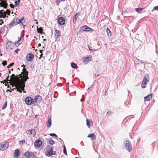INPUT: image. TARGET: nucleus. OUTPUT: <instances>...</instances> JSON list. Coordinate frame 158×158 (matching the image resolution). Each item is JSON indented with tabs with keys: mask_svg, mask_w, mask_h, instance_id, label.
Wrapping results in <instances>:
<instances>
[{
	"mask_svg": "<svg viewBox=\"0 0 158 158\" xmlns=\"http://www.w3.org/2000/svg\"><path fill=\"white\" fill-rule=\"evenodd\" d=\"M24 81V83H22L20 81H16L14 84V86L16 88L17 91L20 93L22 92V90H23L24 89L25 87V82L24 80L22 79Z\"/></svg>",
	"mask_w": 158,
	"mask_h": 158,
	"instance_id": "f257e3e1",
	"label": "nucleus"
},
{
	"mask_svg": "<svg viewBox=\"0 0 158 158\" xmlns=\"http://www.w3.org/2000/svg\"><path fill=\"white\" fill-rule=\"evenodd\" d=\"M24 81V83H22L20 81H16L14 84V86L16 88L17 91L20 93L22 92V90H23L24 89L25 87V82L24 80L22 79Z\"/></svg>",
	"mask_w": 158,
	"mask_h": 158,
	"instance_id": "f03ea898",
	"label": "nucleus"
},
{
	"mask_svg": "<svg viewBox=\"0 0 158 158\" xmlns=\"http://www.w3.org/2000/svg\"><path fill=\"white\" fill-rule=\"evenodd\" d=\"M26 66V65L24 64L21 66L22 67H23L24 68L23 69V72L19 75L20 78L22 79H23L25 81H26L29 79L28 77V72L27 70L25 68Z\"/></svg>",
	"mask_w": 158,
	"mask_h": 158,
	"instance_id": "7ed1b4c3",
	"label": "nucleus"
},
{
	"mask_svg": "<svg viewBox=\"0 0 158 158\" xmlns=\"http://www.w3.org/2000/svg\"><path fill=\"white\" fill-rule=\"evenodd\" d=\"M11 79L12 80V81L15 83V82L17 81L18 79L19 80V79L17 77V76H15L14 74H12L10 78L9 75H8L6 78V80L5 81H6L7 82L10 81Z\"/></svg>",
	"mask_w": 158,
	"mask_h": 158,
	"instance_id": "20e7f679",
	"label": "nucleus"
},
{
	"mask_svg": "<svg viewBox=\"0 0 158 158\" xmlns=\"http://www.w3.org/2000/svg\"><path fill=\"white\" fill-rule=\"evenodd\" d=\"M149 77L148 74H146L144 76L141 84V87L142 88H144L146 87L145 85L147 84V82H149Z\"/></svg>",
	"mask_w": 158,
	"mask_h": 158,
	"instance_id": "39448f33",
	"label": "nucleus"
},
{
	"mask_svg": "<svg viewBox=\"0 0 158 158\" xmlns=\"http://www.w3.org/2000/svg\"><path fill=\"white\" fill-rule=\"evenodd\" d=\"M125 144L127 149L129 152H130L132 149V146L130 141L128 140H126L125 141Z\"/></svg>",
	"mask_w": 158,
	"mask_h": 158,
	"instance_id": "423d86ee",
	"label": "nucleus"
},
{
	"mask_svg": "<svg viewBox=\"0 0 158 158\" xmlns=\"http://www.w3.org/2000/svg\"><path fill=\"white\" fill-rule=\"evenodd\" d=\"M24 156L27 158H34L36 157L33 152L29 151L26 152Z\"/></svg>",
	"mask_w": 158,
	"mask_h": 158,
	"instance_id": "0eeeda50",
	"label": "nucleus"
},
{
	"mask_svg": "<svg viewBox=\"0 0 158 158\" xmlns=\"http://www.w3.org/2000/svg\"><path fill=\"white\" fill-rule=\"evenodd\" d=\"M41 96H39L33 99V105H36L40 103L41 100Z\"/></svg>",
	"mask_w": 158,
	"mask_h": 158,
	"instance_id": "6e6552de",
	"label": "nucleus"
},
{
	"mask_svg": "<svg viewBox=\"0 0 158 158\" xmlns=\"http://www.w3.org/2000/svg\"><path fill=\"white\" fill-rule=\"evenodd\" d=\"M80 31H92L94 30L86 25H84L80 28Z\"/></svg>",
	"mask_w": 158,
	"mask_h": 158,
	"instance_id": "1a4fd4ad",
	"label": "nucleus"
},
{
	"mask_svg": "<svg viewBox=\"0 0 158 158\" xmlns=\"http://www.w3.org/2000/svg\"><path fill=\"white\" fill-rule=\"evenodd\" d=\"M49 151L46 154V156H50L52 155H55L56 152L55 151H53V147H51L48 148Z\"/></svg>",
	"mask_w": 158,
	"mask_h": 158,
	"instance_id": "9d476101",
	"label": "nucleus"
},
{
	"mask_svg": "<svg viewBox=\"0 0 158 158\" xmlns=\"http://www.w3.org/2000/svg\"><path fill=\"white\" fill-rule=\"evenodd\" d=\"M9 143L6 142L3 144H0V150H6L8 147Z\"/></svg>",
	"mask_w": 158,
	"mask_h": 158,
	"instance_id": "9b49d317",
	"label": "nucleus"
},
{
	"mask_svg": "<svg viewBox=\"0 0 158 158\" xmlns=\"http://www.w3.org/2000/svg\"><path fill=\"white\" fill-rule=\"evenodd\" d=\"M13 43L11 41H8L6 44V49L10 51L12 49L13 45Z\"/></svg>",
	"mask_w": 158,
	"mask_h": 158,
	"instance_id": "f8f14e48",
	"label": "nucleus"
},
{
	"mask_svg": "<svg viewBox=\"0 0 158 158\" xmlns=\"http://www.w3.org/2000/svg\"><path fill=\"white\" fill-rule=\"evenodd\" d=\"M25 102L27 105H33V99L30 97H27L25 99Z\"/></svg>",
	"mask_w": 158,
	"mask_h": 158,
	"instance_id": "ddd939ff",
	"label": "nucleus"
},
{
	"mask_svg": "<svg viewBox=\"0 0 158 158\" xmlns=\"http://www.w3.org/2000/svg\"><path fill=\"white\" fill-rule=\"evenodd\" d=\"M65 20L63 17H60L58 19V22L59 24L63 25L65 23Z\"/></svg>",
	"mask_w": 158,
	"mask_h": 158,
	"instance_id": "4468645a",
	"label": "nucleus"
},
{
	"mask_svg": "<svg viewBox=\"0 0 158 158\" xmlns=\"http://www.w3.org/2000/svg\"><path fill=\"white\" fill-rule=\"evenodd\" d=\"M27 59L28 61H32L34 58V56L32 53L27 54L26 56Z\"/></svg>",
	"mask_w": 158,
	"mask_h": 158,
	"instance_id": "2eb2a0df",
	"label": "nucleus"
},
{
	"mask_svg": "<svg viewBox=\"0 0 158 158\" xmlns=\"http://www.w3.org/2000/svg\"><path fill=\"white\" fill-rule=\"evenodd\" d=\"M17 24L15 23V20H13L11 23H10L8 26L7 27V31L6 32H8L9 30L11 28V27H13L14 25H16Z\"/></svg>",
	"mask_w": 158,
	"mask_h": 158,
	"instance_id": "dca6fc26",
	"label": "nucleus"
},
{
	"mask_svg": "<svg viewBox=\"0 0 158 158\" xmlns=\"http://www.w3.org/2000/svg\"><path fill=\"white\" fill-rule=\"evenodd\" d=\"M0 1L2 4L1 7H3L4 8H6L8 6V4L6 2V0H2Z\"/></svg>",
	"mask_w": 158,
	"mask_h": 158,
	"instance_id": "f3484780",
	"label": "nucleus"
},
{
	"mask_svg": "<svg viewBox=\"0 0 158 158\" xmlns=\"http://www.w3.org/2000/svg\"><path fill=\"white\" fill-rule=\"evenodd\" d=\"M42 144V141L40 139H37L35 142L34 145L37 147H40Z\"/></svg>",
	"mask_w": 158,
	"mask_h": 158,
	"instance_id": "a211bd4d",
	"label": "nucleus"
},
{
	"mask_svg": "<svg viewBox=\"0 0 158 158\" xmlns=\"http://www.w3.org/2000/svg\"><path fill=\"white\" fill-rule=\"evenodd\" d=\"M20 154V151L19 149H16L14 153V156L16 158H18Z\"/></svg>",
	"mask_w": 158,
	"mask_h": 158,
	"instance_id": "6ab92c4d",
	"label": "nucleus"
},
{
	"mask_svg": "<svg viewBox=\"0 0 158 158\" xmlns=\"http://www.w3.org/2000/svg\"><path fill=\"white\" fill-rule=\"evenodd\" d=\"M6 18L5 15V10H0V18L4 19Z\"/></svg>",
	"mask_w": 158,
	"mask_h": 158,
	"instance_id": "aec40b11",
	"label": "nucleus"
},
{
	"mask_svg": "<svg viewBox=\"0 0 158 158\" xmlns=\"http://www.w3.org/2000/svg\"><path fill=\"white\" fill-rule=\"evenodd\" d=\"M55 36L56 37V40H57V39L59 38V36L60 35V33L59 31L56 30H55Z\"/></svg>",
	"mask_w": 158,
	"mask_h": 158,
	"instance_id": "412c9836",
	"label": "nucleus"
},
{
	"mask_svg": "<svg viewBox=\"0 0 158 158\" xmlns=\"http://www.w3.org/2000/svg\"><path fill=\"white\" fill-rule=\"evenodd\" d=\"M91 57H86L84 58L83 60V62L85 64H86L91 60Z\"/></svg>",
	"mask_w": 158,
	"mask_h": 158,
	"instance_id": "4be33fe9",
	"label": "nucleus"
},
{
	"mask_svg": "<svg viewBox=\"0 0 158 158\" xmlns=\"http://www.w3.org/2000/svg\"><path fill=\"white\" fill-rule=\"evenodd\" d=\"M88 138H91L92 140H95L96 139V136L94 133L92 134H89L87 136Z\"/></svg>",
	"mask_w": 158,
	"mask_h": 158,
	"instance_id": "5701e85b",
	"label": "nucleus"
},
{
	"mask_svg": "<svg viewBox=\"0 0 158 158\" xmlns=\"http://www.w3.org/2000/svg\"><path fill=\"white\" fill-rule=\"evenodd\" d=\"M86 125L88 127L90 128V127L92 126V121H89L88 119H87Z\"/></svg>",
	"mask_w": 158,
	"mask_h": 158,
	"instance_id": "b1692460",
	"label": "nucleus"
},
{
	"mask_svg": "<svg viewBox=\"0 0 158 158\" xmlns=\"http://www.w3.org/2000/svg\"><path fill=\"white\" fill-rule=\"evenodd\" d=\"M43 28L41 27H40L39 28H37V31L38 33L41 34V35L43 34L45 35V33L44 32H43Z\"/></svg>",
	"mask_w": 158,
	"mask_h": 158,
	"instance_id": "393cba45",
	"label": "nucleus"
},
{
	"mask_svg": "<svg viewBox=\"0 0 158 158\" xmlns=\"http://www.w3.org/2000/svg\"><path fill=\"white\" fill-rule=\"evenodd\" d=\"M152 94H151L150 95H148L146 97H145L144 98L145 99V100L146 101H148L150 100V99L152 98Z\"/></svg>",
	"mask_w": 158,
	"mask_h": 158,
	"instance_id": "a878e982",
	"label": "nucleus"
},
{
	"mask_svg": "<svg viewBox=\"0 0 158 158\" xmlns=\"http://www.w3.org/2000/svg\"><path fill=\"white\" fill-rule=\"evenodd\" d=\"M52 125V121L50 118H48V121L47 122V126L48 127H51Z\"/></svg>",
	"mask_w": 158,
	"mask_h": 158,
	"instance_id": "bb28decb",
	"label": "nucleus"
},
{
	"mask_svg": "<svg viewBox=\"0 0 158 158\" xmlns=\"http://www.w3.org/2000/svg\"><path fill=\"white\" fill-rule=\"evenodd\" d=\"M26 131L27 134H28L29 135H32V132H35V130L34 129H30L29 130H27Z\"/></svg>",
	"mask_w": 158,
	"mask_h": 158,
	"instance_id": "cd10ccee",
	"label": "nucleus"
},
{
	"mask_svg": "<svg viewBox=\"0 0 158 158\" xmlns=\"http://www.w3.org/2000/svg\"><path fill=\"white\" fill-rule=\"evenodd\" d=\"M71 67L75 69H77L78 68V67L77 64L74 63L72 62L71 64Z\"/></svg>",
	"mask_w": 158,
	"mask_h": 158,
	"instance_id": "c85d7f7f",
	"label": "nucleus"
},
{
	"mask_svg": "<svg viewBox=\"0 0 158 158\" xmlns=\"http://www.w3.org/2000/svg\"><path fill=\"white\" fill-rule=\"evenodd\" d=\"M77 14V13L73 17V22L75 23L77 21L76 16Z\"/></svg>",
	"mask_w": 158,
	"mask_h": 158,
	"instance_id": "c756f323",
	"label": "nucleus"
},
{
	"mask_svg": "<svg viewBox=\"0 0 158 158\" xmlns=\"http://www.w3.org/2000/svg\"><path fill=\"white\" fill-rule=\"evenodd\" d=\"M128 13L126 11H124L122 12V15L124 17H127Z\"/></svg>",
	"mask_w": 158,
	"mask_h": 158,
	"instance_id": "7c9ffc66",
	"label": "nucleus"
},
{
	"mask_svg": "<svg viewBox=\"0 0 158 158\" xmlns=\"http://www.w3.org/2000/svg\"><path fill=\"white\" fill-rule=\"evenodd\" d=\"M20 1V0H17V1L15 2V7L19 5Z\"/></svg>",
	"mask_w": 158,
	"mask_h": 158,
	"instance_id": "2f4dec72",
	"label": "nucleus"
},
{
	"mask_svg": "<svg viewBox=\"0 0 158 158\" xmlns=\"http://www.w3.org/2000/svg\"><path fill=\"white\" fill-rule=\"evenodd\" d=\"M16 22L17 23V24L20 23L22 21H21V20L20 19H19V18H16Z\"/></svg>",
	"mask_w": 158,
	"mask_h": 158,
	"instance_id": "473e14b6",
	"label": "nucleus"
},
{
	"mask_svg": "<svg viewBox=\"0 0 158 158\" xmlns=\"http://www.w3.org/2000/svg\"><path fill=\"white\" fill-rule=\"evenodd\" d=\"M106 32L108 35H110V36L111 35V34H110L111 33V31L108 28H107Z\"/></svg>",
	"mask_w": 158,
	"mask_h": 158,
	"instance_id": "72a5a7b5",
	"label": "nucleus"
},
{
	"mask_svg": "<svg viewBox=\"0 0 158 158\" xmlns=\"http://www.w3.org/2000/svg\"><path fill=\"white\" fill-rule=\"evenodd\" d=\"M63 147V152L66 155H67V151L65 146L64 145Z\"/></svg>",
	"mask_w": 158,
	"mask_h": 158,
	"instance_id": "f704fd0d",
	"label": "nucleus"
},
{
	"mask_svg": "<svg viewBox=\"0 0 158 158\" xmlns=\"http://www.w3.org/2000/svg\"><path fill=\"white\" fill-rule=\"evenodd\" d=\"M5 12L6 13V14H7L9 15H10V11L9 9H7Z\"/></svg>",
	"mask_w": 158,
	"mask_h": 158,
	"instance_id": "c9c22d12",
	"label": "nucleus"
},
{
	"mask_svg": "<svg viewBox=\"0 0 158 158\" xmlns=\"http://www.w3.org/2000/svg\"><path fill=\"white\" fill-rule=\"evenodd\" d=\"M54 142L55 141L52 139H50L49 142V143L52 145L54 144Z\"/></svg>",
	"mask_w": 158,
	"mask_h": 158,
	"instance_id": "e433bc0d",
	"label": "nucleus"
},
{
	"mask_svg": "<svg viewBox=\"0 0 158 158\" xmlns=\"http://www.w3.org/2000/svg\"><path fill=\"white\" fill-rule=\"evenodd\" d=\"M143 9V8H136L135 9V10L137 12H139L140 11H141Z\"/></svg>",
	"mask_w": 158,
	"mask_h": 158,
	"instance_id": "4c0bfd02",
	"label": "nucleus"
},
{
	"mask_svg": "<svg viewBox=\"0 0 158 158\" xmlns=\"http://www.w3.org/2000/svg\"><path fill=\"white\" fill-rule=\"evenodd\" d=\"M7 105V102L6 101L4 104L3 106L2 107V109L4 110L6 107Z\"/></svg>",
	"mask_w": 158,
	"mask_h": 158,
	"instance_id": "58836bf2",
	"label": "nucleus"
},
{
	"mask_svg": "<svg viewBox=\"0 0 158 158\" xmlns=\"http://www.w3.org/2000/svg\"><path fill=\"white\" fill-rule=\"evenodd\" d=\"M7 61L6 60L3 61L2 63V64L4 66H5L7 64Z\"/></svg>",
	"mask_w": 158,
	"mask_h": 158,
	"instance_id": "ea45409f",
	"label": "nucleus"
},
{
	"mask_svg": "<svg viewBox=\"0 0 158 158\" xmlns=\"http://www.w3.org/2000/svg\"><path fill=\"white\" fill-rule=\"evenodd\" d=\"M23 41L21 42V43H19V42H18V41H17V42H16L15 43V45L16 46V47H17L18 46H19V45L20 44H21L22 43V42Z\"/></svg>",
	"mask_w": 158,
	"mask_h": 158,
	"instance_id": "a19ab883",
	"label": "nucleus"
},
{
	"mask_svg": "<svg viewBox=\"0 0 158 158\" xmlns=\"http://www.w3.org/2000/svg\"><path fill=\"white\" fill-rule=\"evenodd\" d=\"M25 143V140L24 139H23L21 141H19V144H21L24 143Z\"/></svg>",
	"mask_w": 158,
	"mask_h": 158,
	"instance_id": "79ce46f5",
	"label": "nucleus"
},
{
	"mask_svg": "<svg viewBox=\"0 0 158 158\" xmlns=\"http://www.w3.org/2000/svg\"><path fill=\"white\" fill-rule=\"evenodd\" d=\"M20 24V25H22L23 27V28H24L26 26V24H24V23H23V22L22 21L20 23H19Z\"/></svg>",
	"mask_w": 158,
	"mask_h": 158,
	"instance_id": "37998d69",
	"label": "nucleus"
},
{
	"mask_svg": "<svg viewBox=\"0 0 158 158\" xmlns=\"http://www.w3.org/2000/svg\"><path fill=\"white\" fill-rule=\"evenodd\" d=\"M112 114V112L108 111L107 112L106 115L107 116H109Z\"/></svg>",
	"mask_w": 158,
	"mask_h": 158,
	"instance_id": "c03bdc74",
	"label": "nucleus"
},
{
	"mask_svg": "<svg viewBox=\"0 0 158 158\" xmlns=\"http://www.w3.org/2000/svg\"><path fill=\"white\" fill-rule=\"evenodd\" d=\"M14 64V63H10L9 65L7 67L8 68H9L10 67H11L12 66H13Z\"/></svg>",
	"mask_w": 158,
	"mask_h": 158,
	"instance_id": "a18cd8bd",
	"label": "nucleus"
},
{
	"mask_svg": "<svg viewBox=\"0 0 158 158\" xmlns=\"http://www.w3.org/2000/svg\"><path fill=\"white\" fill-rule=\"evenodd\" d=\"M10 6L11 8H14L15 6V5H14L13 4H10Z\"/></svg>",
	"mask_w": 158,
	"mask_h": 158,
	"instance_id": "49530a36",
	"label": "nucleus"
},
{
	"mask_svg": "<svg viewBox=\"0 0 158 158\" xmlns=\"http://www.w3.org/2000/svg\"><path fill=\"white\" fill-rule=\"evenodd\" d=\"M153 9L155 10H158V6L154 7Z\"/></svg>",
	"mask_w": 158,
	"mask_h": 158,
	"instance_id": "de8ad7c7",
	"label": "nucleus"
},
{
	"mask_svg": "<svg viewBox=\"0 0 158 158\" xmlns=\"http://www.w3.org/2000/svg\"><path fill=\"white\" fill-rule=\"evenodd\" d=\"M22 35H21V37L20 38H19V39L18 40V42H19L21 41V40H22Z\"/></svg>",
	"mask_w": 158,
	"mask_h": 158,
	"instance_id": "09e8293b",
	"label": "nucleus"
},
{
	"mask_svg": "<svg viewBox=\"0 0 158 158\" xmlns=\"http://www.w3.org/2000/svg\"><path fill=\"white\" fill-rule=\"evenodd\" d=\"M108 90V89H107L106 90V91L105 92L104 94L105 96H107V95L108 93L107 91Z\"/></svg>",
	"mask_w": 158,
	"mask_h": 158,
	"instance_id": "8fccbe9b",
	"label": "nucleus"
},
{
	"mask_svg": "<svg viewBox=\"0 0 158 158\" xmlns=\"http://www.w3.org/2000/svg\"><path fill=\"white\" fill-rule=\"evenodd\" d=\"M19 50H20L19 49H17L15 50V52L17 53H18V51Z\"/></svg>",
	"mask_w": 158,
	"mask_h": 158,
	"instance_id": "3c124183",
	"label": "nucleus"
},
{
	"mask_svg": "<svg viewBox=\"0 0 158 158\" xmlns=\"http://www.w3.org/2000/svg\"><path fill=\"white\" fill-rule=\"evenodd\" d=\"M55 134L54 133H50L49 135L50 136H54Z\"/></svg>",
	"mask_w": 158,
	"mask_h": 158,
	"instance_id": "603ef678",
	"label": "nucleus"
},
{
	"mask_svg": "<svg viewBox=\"0 0 158 158\" xmlns=\"http://www.w3.org/2000/svg\"><path fill=\"white\" fill-rule=\"evenodd\" d=\"M60 1H59L58 0H56V3H57V5H59L60 3Z\"/></svg>",
	"mask_w": 158,
	"mask_h": 158,
	"instance_id": "864d4df0",
	"label": "nucleus"
},
{
	"mask_svg": "<svg viewBox=\"0 0 158 158\" xmlns=\"http://www.w3.org/2000/svg\"><path fill=\"white\" fill-rule=\"evenodd\" d=\"M98 76V74H95L94 76V78H95L96 77H97Z\"/></svg>",
	"mask_w": 158,
	"mask_h": 158,
	"instance_id": "5fc2aeb1",
	"label": "nucleus"
},
{
	"mask_svg": "<svg viewBox=\"0 0 158 158\" xmlns=\"http://www.w3.org/2000/svg\"><path fill=\"white\" fill-rule=\"evenodd\" d=\"M49 53H50V52L49 51H47L46 52L45 54L47 55L48 54H49Z\"/></svg>",
	"mask_w": 158,
	"mask_h": 158,
	"instance_id": "6e6d98bb",
	"label": "nucleus"
},
{
	"mask_svg": "<svg viewBox=\"0 0 158 158\" xmlns=\"http://www.w3.org/2000/svg\"><path fill=\"white\" fill-rule=\"evenodd\" d=\"M43 55V53H41V55L40 56V59L41 57H42V56Z\"/></svg>",
	"mask_w": 158,
	"mask_h": 158,
	"instance_id": "4d7b16f0",
	"label": "nucleus"
},
{
	"mask_svg": "<svg viewBox=\"0 0 158 158\" xmlns=\"http://www.w3.org/2000/svg\"><path fill=\"white\" fill-rule=\"evenodd\" d=\"M24 17H22L20 19L21 20V21H22L24 19Z\"/></svg>",
	"mask_w": 158,
	"mask_h": 158,
	"instance_id": "13d9d810",
	"label": "nucleus"
},
{
	"mask_svg": "<svg viewBox=\"0 0 158 158\" xmlns=\"http://www.w3.org/2000/svg\"><path fill=\"white\" fill-rule=\"evenodd\" d=\"M0 21H1V23H4L3 20L2 19H0Z\"/></svg>",
	"mask_w": 158,
	"mask_h": 158,
	"instance_id": "bf43d9fd",
	"label": "nucleus"
},
{
	"mask_svg": "<svg viewBox=\"0 0 158 158\" xmlns=\"http://www.w3.org/2000/svg\"><path fill=\"white\" fill-rule=\"evenodd\" d=\"M5 16H6V17L7 18H8V16H6V13L5 12Z\"/></svg>",
	"mask_w": 158,
	"mask_h": 158,
	"instance_id": "052dcab7",
	"label": "nucleus"
},
{
	"mask_svg": "<svg viewBox=\"0 0 158 158\" xmlns=\"http://www.w3.org/2000/svg\"><path fill=\"white\" fill-rule=\"evenodd\" d=\"M43 51V50H40V52L41 53H42V52Z\"/></svg>",
	"mask_w": 158,
	"mask_h": 158,
	"instance_id": "680f3d73",
	"label": "nucleus"
},
{
	"mask_svg": "<svg viewBox=\"0 0 158 158\" xmlns=\"http://www.w3.org/2000/svg\"><path fill=\"white\" fill-rule=\"evenodd\" d=\"M89 50H91V51H94V50L93 49H91L90 48H89Z\"/></svg>",
	"mask_w": 158,
	"mask_h": 158,
	"instance_id": "e2e57ef3",
	"label": "nucleus"
},
{
	"mask_svg": "<svg viewBox=\"0 0 158 158\" xmlns=\"http://www.w3.org/2000/svg\"><path fill=\"white\" fill-rule=\"evenodd\" d=\"M38 46L39 47H40L41 46V44H40V43H39L38 45Z\"/></svg>",
	"mask_w": 158,
	"mask_h": 158,
	"instance_id": "0e129e2a",
	"label": "nucleus"
},
{
	"mask_svg": "<svg viewBox=\"0 0 158 158\" xmlns=\"http://www.w3.org/2000/svg\"><path fill=\"white\" fill-rule=\"evenodd\" d=\"M84 100V99H81V102H83V101Z\"/></svg>",
	"mask_w": 158,
	"mask_h": 158,
	"instance_id": "69168bd1",
	"label": "nucleus"
},
{
	"mask_svg": "<svg viewBox=\"0 0 158 158\" xmlns=\"http://www.w3.org/2000/svg\"><path fill=\"white\" fill-rule=\"evenodd\" d=\"M54 136L55 137H57V135L56 134H55Z\"/></svg>",
	"mask_w": 158,
	"mask_h": 158,
	"instance_id": "338daca9",
	"label": "nucleus"
},
{
	"mask_svg": "<svg viewBox=\"0 0 158 158\" xmlns=\"http://www.w3.org/2000/svg\"><path fill=\"white\" fill-rule=\"evenodd\" d=\"M140 62L141 63H144V62H143V61H140Z\"/></svg>",
	"mask_w": 158,
	"mask_h": 158,
	"instance_id": "774afa93",
	"label": "nucleus"
}]
</instances>
